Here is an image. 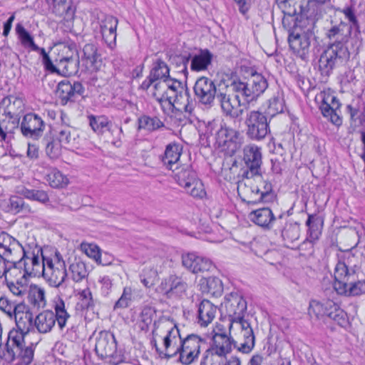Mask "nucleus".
<instances>
[{
  "instance_id": "obj_14",
  "label": "nucleus",
  "mask_w": 365,
  "mask_h": 365,
  "mask_svg": "<svg viewBox=\"0 0 365 365\" xmlns=\"http://www.w3.org/2000/svg\"><path fill=\"white\" fill-rule=\"evenodd\" d=\"M224 307L229 321H236L245 317L247 302L241 294L232 292L225 297Z\"/></svg>"
},
{
  "instance_id": "obj_23",
  "label": "nucleus",
  "mask_w": 365,
  "mask_h": 365,
  "mask_svg": "<svg viewBox=\"0 0 365 365\" xmlns=\"http://www.w3.org/2000/svg\"><path fill=\"white\" fill-rule=\"evenodd\" d=\"M24 252L21 245L13 237L2 232L0 233V255L6 259L14 258L16 252Z\"/></svg>"
},
{
  "instance_id": "obj_25",
  "label": "nucleus",
  "mask_w": 365,
  "mask_h": 365,
  "mask_svg": "<svg viewBox=\"0 0 365 365\" xmlns=\"http://www.w3.org/2000/svg\"><path fill=\"white\" fill-rule=\"evenodd\" d=\"M217 310V307L211 302L202 300L197 307V324L200 327H207L215 318Z\"/></svg>"
},
{
  "instance_id": "obj_40",
  "label": "nucleus",
  "mask_w": 365,
  "mask_h": 365,
  "mask_svg": "<svg viewBox=\"0 0 365 365\" xmlns=\"http://www.w3.org/2000/svg\"><path fill=\"white\" fill-rule=\"evenodd\" d=\"M156 312L154 307L145 305L142 307L138 316V325L143 331H148L153 322Z\"/></svg>"
},
{
  "instance_id": "obj_63",
  "label": "nucleus",
  "mask_w": 365,
  "mask_h": 365,
  "mask_svg": "<svg viewBox=\"0 0 365 365\" xmlns=\"http://www.w3.org/2000/svg\"><path fill=\"white\" fill-rule=\"evenodd\" d=\"M63 145L54 140L48 141L46 145V155L52 159L58 158L61 153V147Z\"/></svg>"
},
{
  "instance_id": "obj_20",
  "label": "nucleus",
  "mask_w": 365,
  "mask_h": 365,
  "mask_svg": "<svg viewBox=\"0 0 365 365\" xmlns=\"http://www.w3.org/2000/svg\"><path fill=\"white\" fill-rule=\"evenodd\" d=\"M159 288L168 298L180 297L185 294L187 284L181 277L170 275L162 281Z\"/></svg>"
},
{
  "instance_id": "obj_34",
  "label": "nucleus",
  "mask_w": 365,
  "mask_h": 365,
  "mask_svg": "<svg viewBox=\"0 0 365 365\" xmlns=\"http://www.w3.org/2000/svg\"><path fill=\"white\" fill-rule=\"evenodd\" d=\"M165 127L164 123L155 115H142L138 118V130L152 133Z\"/></svg>"
},
{
  "instance_id": "obj_6",
  "label": "nucleus",
  "mask_w": 365,
  "mask_h": 365,
  "mask_svg": "<svg viewBox=\"0 0 365 365\" xmlns=\"http://www.w3.org/2000/svg\"><path fill=\"white\" fill-rule=\"evenodd\" d=\"M314 100L324 118L336 126L342 124L340 115L341 104L330 88L321 91L316 95Z\"/></svg>"
},
{
  "instance_id": "obj_5",
  "label": "nucleus",
  "mask_w": 365,
  "mask_h": 365,
  "mask_svg": "<svg viewBox=\"0 0 365 365\" xmlns=\"http://www.w3.org/2000/svg\"><path fill=\"white\" fill-rule=\"evenodd\" d=\"M232 94H227L219 92L216 96V99L220 104L223 113L232 118H237L241 116L250 103L245 96L241 92L236 89L237 85L235 81L231 83Z\"/></svg>"
},
{
  "instance_id": "obj_31",
  "label": "nucleus",
  "mask_w": 365,
  "mask_h": 365,
  "mask_svg": "<svg viewBox=\"0 0 365 365\" xmlns=\"http://www.w3.org/2000/svg\"><path fill=\"white\" fill-rule=\"evenodd\" d=\"M56 319L53 311L44 310L35 317L34 325L39 333L47 334L54 327Z\"/></svg>"
},
{
  "instance_id": "obj_7",
  "label": "nucleus",
  "mask_w": 365,
  "mask_h": 365,
  "mask_svg": "<svg viewBox=\"0 0 365 365\" xmlns=\"http://www.w3.org/2000/svg\"><path fill=\"white\" fill-rule=\"evenodd\" d=\"M215 145L227 155H233L240 148L242 138L239 131L220 124L215 133Z\"/></svg>"
},
{
  "instance_id": "obj_62",
  "label": "nucleus",
  "mask_w": 365,
  "mask_h": 365,
  "mask_svg": "<svg viewBox=\"0 0 365 365\" xmlns=\"http://www.w3.org/2000/svg\"><path fill=\"white\" fill-rule=\"evenodd\" d=\"M133 299V289L130 287H126L123 289V294L119 299L115 302V308H126L129 307Z\"/></svg>"
},
{
  "instance_id": "obj_9",
  "label": "nucleus",
  "mask_w": 365,
  "mask_h": 365,
  "mask_svg": "<svg viewBox=\"0 0 365 365\" xmlns=\"http://www.w3.org/2000/svg\"><path fill=\"white\" fill-rule=\"evenodd\" d=\"M46 262V271L43 277L51 287H59L65 282L68 276L62 255L56 251L53 257Z\"/></svg>"
},
{
  "instance_id": "obj_15",
  "label": "nucleus",
  "mask_w": 365,
  "mask_h": 365,
  "mask_svg": "<svg viewBox=\"0 0 365 365\" xmlns=\"http://www.w3.org/2000/svg\"><path fill=\"white\" fill-rule=\"evenodd\" d=\"M45 128L46 123L43 119L34 113L24 115L20 123L21 134L25 138L35 140H38L43 135Z\"/></svg>"
},
{
  "instance_id": "obj_46",
  "label": "nucleus",
  "mask_w": 365,
  "mask_h": 365,
  "mask_svg": "<svg viewBox=\"0 0 365 365\" xmlns=\"http://www.w3.org/2000/svg\"><path fill=\"white\" fill-rule=\"evenodd\" d=\"M300 236V226L297 222H287L282 230V237L287 247L298 240Z\"/></svg>"
},
{
  "instance_id": "obj_26",
  "label": "nucleus",
  "mask_w": 365,
  "mask_h": 365,
  "mask_svg": "<svg viewBox=\"0 0 365 365\" xmlns=\"http://www.w3.org/2000/svg\"><path fill=\"white\" fill-rule=\"evenodd\" d=\"M283 12L288 16L300 15L307 19H313L307 12V0H278Z\"/></svg>"
},
{
  "instance_id": "obj_47",
  "label": "nucleus",
  "mask_w": 365,
  "mask_h": 365,
  "mask_svg": "<svg viewBox=\"0 0 365 365\" xmlns=\"http://www.w3.org/2000/svg\"><path fill=\"white\" fill-rule=\"evenodd\" d=\"M68 271L72 279L76 282H81L88 275V271L86 264L78 259H74L70 264Z\"/></svg>"
},
{
  "instance_id": "obj_49",
  "label": "nucleus",
  "mask_w": 365,
  "mask_h": 365,
  "mask_svg": "<svg viewBox=\"0 0 365 365\" xmlns=\"http://www.w3.org/2000/svg\"><path fill=\"white\" fill-rule=\"evenodd\" d=\"M339 294L346 296H359L365 294V279L355 282V279L351 281L344 288H339Z\"/></svg>"
},
{
  "instance_id": "obj_13",
  "label": "nucleus",
  "mask_w": 365,
  "mask_h": 365,
  "mask_svg": "<svg viewBox=\"0 0 365 365\" xmlns=\"http://www.w3.org/2000/svg\"><path fill=\"white\" fill-rule=\"evenodd\" d=\"M182 338L180 334L179 329L173 326L168 331L163 339V347H158L155 341L154 346L157 352L161 358L170 359L177 356L178 358Z\"/></svg>"
},
{
  "instance_id": "obj_16",
  "label": "nucleus",
  "mask_w": 365,
  "mask_h": 365,
  "mask_svg": "<svg viewBox=\"0 0 365 365\" xmlns=\"http://www.w3.org/2000/svg\"><path fill=\"white\" fill-rule=\"evenodd\" d=\"M194 91L199 102L209 106L212 105L217 94L213 81L206 77L197 79L194 86Z\"/></svg>"
},
{
  "instance_id": "obj_1",
  "label": "nucleus",
  "mask_w": 365,
  "mask_h": 365,
  "mask_svg": "<svg viewBox=\"0 0 365 365\" xmlns=\"http://www.w3.org/2000/svg\"><path fill=\"white\" fill-rule=\"evenodd\" d=\"M16 329H11L8 334V339L2 359L7 363L18 360V365H29L34 354L33 344H25V336L33 328L34 319L29 305L19 302V308L13 316Z\"/></svg>"
},
{
  "instance_id": "obj_3",
  "label": "nucleus",
  "mask_w": 365,
  "mask_h": 365,
  "mask_svg": "<svg viewBox=\"0 0 365 365\" xmlns=\"http://www.w3.org/2000/svg\"><path fill=\"white\" fill-rule=\"evenodd\" d=\"M347 24L341 21L339 24L333 25L326 31L329 39V47L320 56L319 68H333L338 61H341V53L346 51V44L349 41L351 31H345Z\"/></svg>"
},
{
  "instance_id": "obj_30",
  "label": "nucleus",
  "mask_w": 365,
  "mask_h": 365,
  "mask_svg": "<svg viewBox=\"0 0 365 365\" xmlns=\"http://www.w3.org/2000/svg\"><path fill=\"white\" fill-rule=\"evenodd\" d=\"M255 344V336L252 329L240 331L237 339L233 341V346L244 354L251 352Z\"/></svg>"
},
{
  "instance_id": "obj_38",
  "label": "nucleus",
  "mask_w": 365,
  "mask_h": 365,
  "mask_svg": "<svg viewBox=\"0 0 365 365\" xmlns=\"http://www.w3.org/2000/svg\"><path fill=\"white\" fill-rule=\"evenodd\" d=\"M27 299L29 303L37 309L45 307L46 304L44 289L32 285L28 292Z\"/></svg>"
},
{
  "instance_id": "obj_11",
  "label": "nucleus",
  "mask_w": 365,
  "mask_h": 365,
  "mask_svg": "<svg viewBox=\"0 0 365 365\" xmlns=\"http://www.w3.org/2000/svg\"><path fill=\"white\" fill-rule=\"evenodd\" d=\"M246 134L252 140H263L269 132L267 118L262 113L252 110L247 113L245 119Z\"/></svg>"
},
{
  "instance_id": "obj_41",
  "label": "nucleus",
  "mask_w": 365,
  "mask_h": 365,
  "mask_svg": "<svg viewBox=\"0 0 365 365\" xmlns=\"http://www.w3.org/2000/svg\"><path fill=\"white\" fill-rule=\"evenodd\" d=\"M213 58V54L208 49H200L199 53L191 55L190 68H207Z\"/></svg>"
},
{
  "instance_id": "obj_56",
  "label": "nucleus",
  "mask_w": 365,
  "mask_h": 365,
  "mask_svg": "<svg viewBox=\"0 0 365 365\" xmlns=\"http://www.w3.org/2000/svg\"><path fill=\"white\" fill-rule=\"evenodd\" d=\"M327 317L341 327H345L348 323L346 313L335 302L334 306H331V309H329Z\"/></svg>"
},
{
  "instance_id": "obj_39",
  "label": "nucleus",
  "mask_w": 365,
  "mask_h": 365,
  "mask_svg": "<svg viewBox=\"0 0 365 365\" xmlns=\"http://www.w3.org/2000/svg\"><path fill=\"white\" fill-rule=\"evenodd\" d=\"M284 107L285 102L283 92L278 90L268 101L267 113L272 117L275 116L276 115L282 113Z\"/></svg>"
},
{
  "instance_id": "obj_29",
  "label": "nucleus",
  "mask_w": 365,
  "mask_h": 365,
  "mask_svg": "<svg viewBox=\"0 0 365 365\" xmlns=\"http://www.w3.org/2000/svg\"><path fill=\"white\" fill-rule=\"evenodd\" d=\"M249 217L258 226L267 229H270L276 220L272 211L268 207L259 208L251 212Z\"/></svg>"
},
{
  "instance_id": "obj_8",
  "label": "nucleus",
  "mask_w": 365,
  "mask_h": 365,
  "mask_svg": "<svg viewBox=\"0 0 365 365\" xmlns=\"http://www.w3.org/2000/svg\"><path fill=\"white\" fill-rule=\"evenodd\" d=\"M206 346L205 339L197 334H189L182 338L177 361L182 365H190L199 357L201 350Z\"/></svg>"
},
{
  "instance_id": "obj_28",
  "label": "nucleus",
  "mask_w": 365,
  "mask_h": 365,
  "mask_svg": "<svg viewBox=\"0 0 365 365\" xmlns=\"http://www.w3.org/2000/svg\"><path fill=\"white\" fill-rule=\"evenodd\" d=\"M182 147L176 143H170L166 146L164 155L161 156L163 165L169 170L178 168Z\"/></svg>"
},
{
  "instance_id": "obj_43",
  "label": "nucleus",
  "mask_w": 365,
  "mask_h": 365,
  "mask_svg": "<svg viewBox=\"0 0 365 365\" xmlns=\"http://www.w3.org/2000/svg\"><path fill=\"white\" fill-rule=\"evenodd\" d=\"M8 207L9 212L14 214L20 213L22 215L26 216L34 212V210L31 209V206L26 203L23 198L18 196H12L10 197Z\"/></svg>"
},
{
  "instance_id": "obj_19",
  "label": "nucleus",
  "mask_w": 365,
  "mask_h": 365,
  "mask_svg": "<svg viewBox=\"0 0 365 365\" xmlns=\"http://www.w3.org/2000/svg\"><path fill=\"white\" fill-rule=\"evenodd\" d=\"M182 265L192 273L210 272L215 269L212 262L205 257L195 253H187L182 256Z\"/></svg>"
},
{
  "instance_id": "obj_50",
  "label": "nucleus",
  "mask_w": 365,
  "mask_h": 365,
  "mask_svg": "<svg viewBox=\"0 0 365 365\" xmlns=\"http://www.w3.org/2000/svg\"><path fill=\"white\" fill-rule=\"evenodd\" d=\"M97 48L94 44L88 43L86 44L83 48V55L81 56V61L83 63V66L86 68L90 67H95L98 68L97 66H95L98 58Z\"/></svg>"
},
{
  "instance_id": "obj_32",
  "label": "nucleus",
  "mask_w": 365,
  "mask_h": 365,
  "mask_svg": "<svg viewBox=\"0 0 365 365\" xmlns=\"http://www.w3.org/2000/svg\"><path fill=\"white\" fill-rule=\"evenodd\" d=\"M20 126V120L7 115H0V139L6 141Z\"/></svg>"
},
{
  "instance_id": "obj_64",
  "label": "nucleus",
  "mask_w": 365,
  "mask_h": 365,
  "mask_svg": "<svg viewBox=\"0 0 365 365\" xmlns=\"http://www.w3.org/2000/svg\"><path fill=\"white\" fill-rule=\"evenodd\" d=\"M118 20L113 16H106L100 23L101 33L110 31H116Z\"/></svg>"
},
{
  "instance_id": "obj_33",
  "label": "nucleus",
  "mask_w": 365,
  "mask_h": 365,
  "mask_svg": "<svg viewBox=\"0 0 365 365\" xmlns=\"http://www.w3.org/2000/svg\"><path fill=\"white\" fill-rule=\"evenodd\" d=\"M306 225L308 227L307 240L314 243L322 234L323 220L317 215H309Z\"/></svg>"
},
{
  "instance_id": "obj_57",
  "label": "nucleus",
  "mask_w": 365,
  "mask_h": 365,
  "mask_svg": "<svg viewBox=\"0 0 365 365\" xmlns=\"http://www.w3.org/2000/svg\"><path fill=\"white\" fill-rule=\"evenodd\" d=\"M184 189L187 193L193 197L201 199L206 195L204 185L202 182L199 179H197V178L192 182H190V184L187 185V186Z\"/></svg>"
},
{
  "instance_id": "obj_61",
  "label": "nucleus",
  "mask_w": 365,
  "mask_h": 365,
  "mask_svg": "<svg viewBox=\"0 0 365 365\" xmlns=\"http://www.w3.org/2000/svg\"><path fill=\"white\" fill-rule=\"evenodd\" d=\"M207 292L213 296L221 295L223 291L222 281L215 277H209L207 279Z\"/></svg>"
},
{
  "instance_id": "obj_35",
  "label": "nucleus",
  "mask_w": 365,
  "mask_h": 365,
  "mask_svg": "<svg viewBox=\"0 0 365 365\" xmlns=\"http://www.w3.org/2000/svg\"><path fill=\"white\" fill-rule=\"evenodd\" d=\"M331 306H334V302L332 300L321 302L312 299L309 302L308 314L311 317H314L317 319H320L328 315L329 309H331Z\"/></svg>"
},
{
  "instance_id": "obj_45",
  "label": "nucleus",
  "mask_w": 365,
  "mask_h": 365,
  "mask_svg": "<svg viewBox=\"0 0 365 365\" xmlns=\"http://www.w3.org/2000/svg\"><path fill=\"white\" fill-rule=\"evenodd\" d=\"M252 193L257 197L252 199L251 202H269L273 198L272 185L268 181H263L260 187H253Z\"/></svg>"
},
{
  "instance_id": "obj_51",
  "label": "nucleus",
  "mask_w": 365,
  "mask_h": 365,
  "mask_svg": "<svg viewBox=\"0 0 365 365\" xmlns=\"http://www.w3.org/2000/svg\"><path fill=\"white\" fill-rule=\"evenodd\" d=\"M53 315L56 317V322L61 330L66 327L68 319L70 318V314L68 313L65 303L62 299H59L54 305Z\"/></svg>"
},
{
  "instance_id": "obj_27",
  "label": "nucleus",
  "mask_w": 365,
  "mask_h": 365,
  "mask_svg": "<svg viewBox=\"0 0 365 365\" xmlns=\"http://www.w3.org/2000/svg\"><path fill=\"white\" fill-rule=\"evenodd\" d=\"M56 133L58 141L63 147L73 148L78 145V134L75 128L63 124L58 127Z\"/></svg>"
},
{
  "instance_id": "obj_44",
  "label": "nucleus",
  "mask_w": 365,
  "mask_h": 365,
  "mask_svg": "<svg viewBox=\"0 0 365 365\" xmlns=\"http://www.w3.org/2000/svg\"><path fill=\"white\" fill-rule=\"evenodd\" d=\"M225 354L206 349L202 354L200 365H227L229 359Z\"/></svg>"
},
{
  "instance_id": "obj_17",
  "label": "nucleus",
  "mask_w": 365,
  "mask_h": 365,
  "mask_svg": "<svg viewBox=\"0 0 365 365\" xmlns=\"http://www.w3.org/2000/svg\"><path fill=\"white\" fill-rule=\"evenodd\" d=\"M85 89L79 82L71 84L68 81H62L58 84L57 93L62 105L75 102L79 96H83Z\"/></svg>"
},
{
  "instance_id": "obj_2",
  "label": "nucleus",
  "mask_w": 365,
  "mask_h": 365,
  "mask_svg": "<svg viewBox=\"0 0 365 365\" xmlns=\"http://www.w3.org/2000/svg\"><path fill=\"white\" fill-rule=\"evenodd\" d=\"M153 85V96L160 103L168 102L173 108L191 115L196 106V101L184 88L182 83L170 79L168 76L160 74L159 70H152L150 75L142 83L141 87L148 90Z\"/></svg>"
},
{
  "instance_id": "obj_4",
  "label": "nucleus",
  "mask_w": 365,
  "mask_h": 365,
  "mask_svg": "<svg viewBox=\"0 0 365 365\" xmlns=\"http://www.w3.org/2000/svg\"><path fill=\"white\" fill-rule=\"evenodd\" d=\"M95 351L101 359H108L113 365H118L125 361V356L121 351H117L116 340L113 334L102 331L96 339Z\"/></svg>"
},
{
  "instance_id": "obj_12",
  "label": "nucleus",
  "mask_w": 365,
  "mask_h": 365,
  "mask_svg": "<svg viewBox=\"0 0 365 365\" xmlns=\"http://www.w3.org/2000/svg\"><path fill=\"white\" fill-rule=\"evenodd\" d=\"M237 90L245 96L249 103L255 101L268 86L266 78L256 71L252 72L247 83L235 81Z\"/></svg>"
},
{
  "instance_id": "obj_36",
  "label": "nucleus",
  "mask_w": 365,
  "mask_h": 365,
  "mask_svg": "<svg viewBox=\"0 0 365 365\" xmlns=\"http://www.w3.org/2000/svg\"><path fill=\"white\" fill-rule=\"evenodd\" d=\"M173 171L175 172V180L183 188L197 178L196 173L189 165L178 166V168H175Z\"/></svg>"
},
{
  "instance_id": "obj_48",
  "label": "nucleus",
  "mask_w": 365,
  "mask_h": 365,
  "mask_svg": "<svg viewBox=\"0 0 365 365\" xmlns=\"http://www.w3.org/2000/svg\"><path fill=\"white\" fill-rule=\"evenodd\" d=\"M53 11L56 15L63 16L66 20L71 19L75 12L71 2L67 0H54Z\"/></svg>"
},
{
  "instance_id": "obj_24",
  "label": "nucleus",
  "mask_w": 365,
  "mask_h": 365,
  "mask_svg": "<svg viewBox=\"0 0 365 365\" xmlns=\"http://www.w3.org/2000/svg\"><path fill=\"white\" fill-rule=\"evenodd\" d=\"M334 289L339 294V288L345 287L351 279H355V271L349 269L344 262L339 261L334 268Z\"/></svg>"
},
{
  "instance_id": "obj_37",
  "label": "nucleus",
  "mask_w": 365,
  "mask_h": 365,
  "mask_svg": "<svg viewBox=\"0 0 365 365\" xmlns=\"http://www.w3.org/2000/svg\"><path fill=\"white\" fill-rule=\"evenodd\" d=\"M233 341L225 333H215L213 336V345L207 349L227 354L232 350Z\"/></svg>"
},
{
  "instance_id": "obj_59",
  "label": "nucleus",
  "mask_w": 365,
  "mask_h": 365,
  "mask_svg": "<svg viewBox=\"0 0 365 365\" xmlns=\"http://www.w3.org/2000/svg\"><path fill=\"white\" fill-rule=\"evenodd\" d=\"M19 308V302H16L8 297H0V309L5 313L10 319H13L14 312Z\"/></svg>"
},
{
  "instance_id": "obj_54",
  "label": "nucleus",
  "mask_w": 365,
  "mask_h": 365,
  "mask_svg": "<svg viewBox=\"0 0 365 365\" xmlns=\"http://www.w3.org/2000/svg\"><path fill=\"white\" fill-rule=\"evenodd\" d=\"M328 0H307V12L309 16L313 18V20H317L322 16L324 12V5Z\"/></svg>"
},
{
  "instance_id": "obj_52",
  "label": "nucleus",
  "mask_w": 365,
  "mask_h": 365,
  "mask_svg": "<svg viewBox=\"0 0 365 365\" xmlns=\"http://www.w3.org/2000/svg\"><path fill=\"white\" fill-rule=\"evenodd\" d=\"M88 118L92 130L98 134L103 133L110 129V122L106 116H95L91 115H88Z\"/></svg>"
},
{
  "instance_id": "obj_18",
  "label": "nucleus",
  "mask_w": 365,
  "mask_h": 365,
  "mask_svg": "<svg viewBox=\"0 0 365 365\" xmlns=\"http://www.w3.org/2000/svg\"><path fill=\"white\" fill-rule=\"evenodd\" d=\"M24 255L23 257L18 262H16V264H18L21 266L22 260L24 259V274L30 277H39L41 275L43 276V274L46 271V261L49 257L45 258L42 255V251L41 250V257L38 256V255L32 254V257H25L24 251L22 252Z\"/></svg>"
},
{
  "instance_id": "obj_42",
  "label": "nucleus",
  "mask_w": 365,
  "mask_h": 365,
  "mask_svg": "<svg viewBox=\"0 0 365 365\" xmlns=\"http://www.w3.org/2000/svg\"><path fill=\"white\" fill-rule=\"evenodd\" d=\"M16 34L21 43L25 48H29L32 51H38L40 47L35 42L32 35L25 29L21 23H18L15 27Z\"/></svg>"
},
{
  "instance_id": "obj_58",
  "label": "nucleus",
  "mask_w": 365,
  "mask_h": 365,
  "mask_svg": "<svg viewBox=\"0 0 365 365\" xmlns=\"http://www.w3.org/2000/svg\"><path fill=\"white\" fill-rule=\"evenodd\" d=\"M158 277V272L156 269L152 267H145L141 274H140V279L141 283L145 287H150L155 284Z\"/></svg>"
},
{
  "instance_id": "obj_21",
  "label": "nucleus",
  "mask_w": 365,
  "mask_h": 365,
  "mask_svg": "<svg viewBox=\"0 0 365 365\" xmlns=\"http://www.w3.org/2000/svg\"><path fill=\"white\" fill-rule=\"evenodd\" d=\"M24 110V103L21 98L9 96L4 97L0 102V115H7L20 120Z\"/></svg>"
},
{
  "instance_id": "obj_55",
  "label": "nucleus",
  "mask_w": 365,
  "mask_h": 365,
  "mask_svg": "<svg viewBox=\"0 0 365 365\" xmlns=\"http://www.w3.org/2000/svg\"><path fill=\"white\" fill-rule=\"evenodd\" d=\"M46 181L52 187H63L68 183V178L56 169L51 170L46 176Z\"/></svg>"
},
{
  "instance_id": "obj_53",
  "label": "nucleus",
  "mask_w": 365,
  "mask_h": 365,
  "mask_svg": "<svg viewBox=\"0 0 365 365\" xmlns=\"http://www.w3.org/2000/svg\"><path fill=\"white\" fill-rule=\"evenodd\" d=\"M337 10L342 13L345 16L346 19L349 21L350 24L349 29L351 31L354 30L355 36H357L358 34L360 35V25L359 20L355 14L354 9L352 6H345L343 9H338Z\"/></svg>"
},
{
  "instance_id": "obj_60",
  "label": "nucleus",
  "mask_w": 365,
  "mask_h": 365,
  "mask_svg": "<svg viewBox=\"0 0 365 365\" xmlns=\"http://www.w3.org/2000/svg\"><path fill=\"white\" fill-rule=\"evenodd\" d=\"M78 307L83 309H92L94 307V302L92 297L91 292L89 289H83L79 294V302H78Z\"/></svg>"
},
{
  "instance_id": "obj_22",
  "label": "nucleus",
  "mask_w": 365,
  "mask_h": 365,
  "mask_svg": "<svg viewBox=\"0 0 365 365\" xmlns=\"http://www.w3.org/2000/svg\"><path fill=\"white\" fill-rule=\"evenodd\" d=\"M288 42L290 48L302 59L305 60L307 58L310 46V41L307 34H289Z\"/></svg>"
},
{
  "instance_id": "obj_10",
  "label": "nucleus",
  "mask_w": 365,
  "mask_h": 365,
  "mask_svg": "<svg viewBox=\"0 0 365 365\" xmlns=\"http://www.w3.org/2000/svg\"><path fill=\"white\" fill-rule=\"evenodd\" d=\"M261 148L250 143L243 148L242 160L245 169L242 170V177L252 178L261 175V165L262 163Z\"/></svg>"
}]
</instances>
